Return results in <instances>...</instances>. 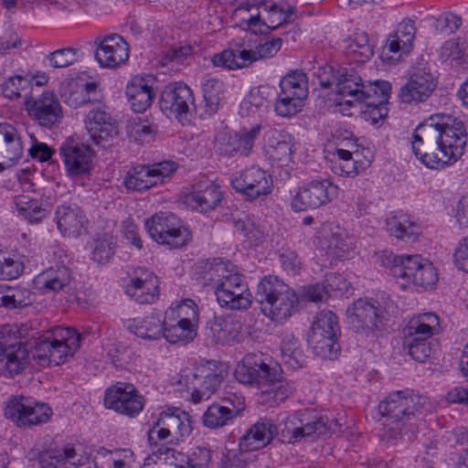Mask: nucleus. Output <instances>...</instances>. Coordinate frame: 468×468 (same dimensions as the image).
Instances as JSON below:
<instances>
[{
    "mask_svg": "<svg viewBox=\"0 0 468 468\" xmlns=\"http://www.w3.org/2000/svg\"><path fill=\"white\" fill-rule=\"evenodd\" d=\"M467 137L465 123L461 119L436 114L414 130L412 151L427 167L444 168L463 155Z\"/></svg>",
    "mask_w": 468,
    "mask_h": 468,
    "instance_id": "1",
    "label": "nucleus"
},
{
    "mask_svg": "<svg viewBox=\"0 0 468 468\" xmlns=\"http://www.w3.org/2000/svg\"><path fill=\"white\" fill-rule=\"evenodd\" d=\"M328 431L326 418L314 410L305 409L288 416L278 426L271 419H260L239 439V447L253 452L267 446L278 434L282 442L295 443L304 438L325 435Z\"/></svg>",
    "mask_w": 468,
    "mask_h": 468,
    "instance_id": "2",
    "label": "nucleus"
},
{
    "mask_svg": "<svg viewBox=\"0 0 468 468\" xmlns=\"http://www.w3.org/2000/svg\"><path fill=\"white\" fill-rule=\"evenodd\" d=\"M429 410L428 398L415 394L412 390L389 393L378 404L379 413L386 417L383 437L388 441L403 439L405 436L411 441L424 414Z\"/></svg>",
    "mask_w": 468,
    "mask_h": 468,
    "instance_id": "3",
    "label": "nucleus"
},
{
    "mask_svg": "<svg viewBox=\"0 0 468 468\" xmlns=\"http://www.w3.org/2000/svg\"><path fill=\"white\" fill-rule=\"evenodd\" d=\"M207 278L214 287L217 301L229 310H247L251 304V294L243 275L229 261L214 259L209 262Z\"/></svg>",
    "mask_w": 468,
    "mask_h": 468,
    "instance_id": "4",
    "label": "nucleus"
},
{
    "mask_svg": "<svg viewBox=\"0 0 468 468\" xmlns=\"http://www.w3.org/2000/svg\"><path fill=\"white\" fill-rule=\"evenodd\" d=\"M80 346V335L73 328L56 327L38 338L32 357L42 366H58Z\"/></svg>",
    "mask_w": 468,
    "mask_h": 468,
    "instance_id": "5",
    "label": "nucleus"
},
{
    "mask_svg": "<svg viewBox=\"0 0 468 468\" xmlns=\"http://www.w3.org/2000/svg\"><path fill=\"white\" fill-rule=\"evenodd\" d=\"M255 297L263 314L273 321H282L291 316L298 303L294 291L274 275L261 280Z\"/></svg>",
    "mask_w": 468,
    "mask_h": 468,
    "instance_id": "6",
    "label": "nucleus"
},
{
    "mask_svg": "<svg viewBox=\"0 0 468 468\" xmlns=\"http://www.w3.org/2000/svg\"><path fill=\"white\" fill-rule=\"evenodd\" d=\"M147 437L151 446L182 440L191 433L189 415L178 409H167L152 415L147 421Z\"/></svg>",
    "mask_w": 468,
    "mask_h": 468,
    "instance_id": "7",
    "label": "nucleus"
},
{
    "mask_svg": "<svg viewBox=\"0 0 468 468\" xmlns=\"http://www.w3.org/2000/svg\"><path fill=\"white\" fill-rule=\"evenodd\" d=\"M282 368L262 354H248L236 366L234 376L242 384L264 390L280 379Z\"/></svg>",
    "mask_w": 468,
    "mask_h": 468,
    "instance_id": "8",
    "label": "nucleus"
},
{
    "mask_svg": "<svg viewBox=\"0 0 468 468\" xmlns=\"http://www.w3.org/2000/svg\"><path fill=\"white\" fill-rule=\"evenodd\" d=\"M222 366L214 361H207L196 366L188 374L181 375L178 384L186 387L194 403L207 399L217 391L225 378Z\"/></svg>",
    "mask_w": 468,
    "mask_h": 468,
    "instance_id": "9",
    "label": "nucleus"
},
{
    "mask_svg": "<svg viewBox=\"0 0 468 468\" xmlns=\"http://www.w3.org/2000/svg\"><path fill=\"white\" fill-rule=\"evenodd\" d=\"M16 331L12 325L0 326V375L15 378L28 367L31 356L23 342L14 337Z\"/></svg>",
    "mask_w": 468,
    "mask_h": 468,
    "instance_id": "10",
    "label": "nucleus"
},
{
    "mask_svg": "<svg viewBox=\"0 0 468 468\" xmlns=\"http://www.w3.org/2000/svg\"><path fill=\"white\" fill-rule=\"evenodd\" d=\"M386 309L374 299H358L346 309L352 328L365 337H372L384 327Z\"/></svg>",
    "mask_w": 468,
    "mask_h": 468,
    "instance_id": "11",
    "label": "nucleus"
},
{
    "mask_svg": "<svg viewBox=\"0 0 468 468\" xmlns=\"http://www.w3.org/2000/svg\"><path fill=\"white\" fill-rule=\"evenodd\" d=\"M282 45V38L273 37L259 44L255 50L228 48L215 54L211 58V62L215 67L234 70L248 67L260 58L273 57L281 49Z\"/></svg>",
    "mask_w": 468,
    "mask_h": 468,
    "instance_id": "12",
    "label": "nucleus"
},
{
    "mask_svg": "<svg viewBox=\"0 0 468 468\" xmlns=\"http://www.w3.org/2000/svg\"><path fill=\"white\" fill-rule=\"evenodd\" d=\"M176 314L177 320L175 323L164 320L163 337L172 344L192 341L197 335L194 322L197 319V311L194 302L189 299L185 300L176 309L166 311L165 317L170 320V316H174Z\"/></svg>",
    "mask_w": 468,
    "mask_h": 468,
    "instance_id": "13",
    "label": "nucleus"
},
{
    "mask_svg": "<svg viewBox=\"0 0 468 468\" xmlns=\"http://www.w3.org/2000/svg\"><path fill=\"white\" fill-rule=\"evenodd\" d=\"M51 412L48 404L24 396L10 399L5 409V416L18 427H31L46 423L49 420Z\"/></svg>",
    "mask_w": 468,
    "mask_h": 468,
    "instance_id": "14",
    "label": "nucleus"
},
{
    "mask_svg": "<svg viewBox=\"0 0 468 468\" xmlns=\"http://www.w3.org/2000/svg\"><path fill=\"white\" fill-rule=\"evenodd\" d=\"M177 165L175 162L165 161L153 165H138L127 171L123 185L128 190L144 191L164 182L174 172Z\"/></svg>",
    "mask_w": 468,
    "mask_h": 468,
    "instance_id": "15",
    "label": "nucleus"
},
{
    "mask_svg": "<svg viewBox=\"0 0 468 468\" xmlns=\"http://www.w3.org/2000/svg\"><path fill=\"white\" fill-rule=\"evenodd\" d=\"M230 184L237 192L250 201L268 196L273 188L271 176L256 165L234 174Z\"/></svg>",
    "mask_w": 468,
    "mask_h": 468,
    "instance_id": "16",
    "label": "nucleus"
},
{
    "mask_svg": "<svg viewBox=\"0 0 468 468\" xmlns=\"http://www.w3.org/2000/svg\"><path fill=\"white\" fill-rule=\"evenodd\" d=\"M335 82V91L338 95V104L348 107L361 104L365 99L376 98L377 84L382 80H376L364 84L361 78L354 72L347 73L346 69H338V77Z\"/></svg>",
    "mask_w": 468,
    "mask_h": 468,
    "instance_id": "17",
    "label": "nucleus"
},
{
    "mask_svg": "<svg viewBox=\"0 0 468 468\" xmlns=\"http://www.w3.org/2000/svg\"><path fill=\"white\" fill-rule=\"evenodd\" d=\"M144 404V396L130 383L118 382L105 391V407L129 418L136 417Z\"/></svg>",
    "mask_w": 468,
    "mask_h": 468,
    "instance_id": "18",
    "label": "nucleus"
},
{
    "mask_svg": "<svg viewBox=\"0 0 468 468\" xmlns=\"http://www.w3.org/2000/svg\"><path fill=\"white\" fill-rule=\"evenodd\" d=\"M337 195V186L328 179H314L304 184L292 200L294 211L317 208Z\"/></svg>",
    "mask_w": 468,
    "mask_h": 468,
    "instance_id": "19",
    "label": "nucleus"
},
{
    "mask_svg": "<svg viewBox=\"0 0 468 468\" xmlns=\"http://www.w3.org/2000/svg\"><path fill=\"white\" fill-rule=\"evenodd\" d=\"M59 154L70 178L79 179L90 174L94 154L90 146L68 139L61 144Z\"/></svg>",
    "mask_w": 468,
    "mask_h": 468,
    "instance_id": "20",
    "label": "nucleus"
},
{
    "mask_svg": "<svg viewBox=\"0 0 468 468\" xmlns=\"http://www.w3.org/2000/svg\"><path fill=\"white\" fill-rule=\"evenodd\" d=\"M25 106L30 118L45 128H53L63 117L62 107L52 91H45L36 99H27Z\"/></svg>",
    "mask_w": 468,
    "mask_h": 468,
    "instance_id": "21",
    "label": "nucleus"
},
{
    "mask_svg": "<svg viewBox=\"0 0 468 468\" xmlns=\"http://www.w3.org/2000/svg\"><path fill=\"white\" fill-rule=\"evenodd\" d=\"M160 109L167 116L178 120L186 118L191 107H195L192 90L182 82L167 85L161 93Z\"/></svg>",
    "mask_w": 468,
    "mask_h": 468,
    "instance_id": "22",
    "label": "nucleus"
},
{
    "mask_svg": "<svg viewBox=\"0 0 468 468\" xmlns=\"http://www.w3.org/2000/svg\"><path fill=\"white\" fill-rule=\"evenodd\" d=\"M125 293L140 304H153L159 297V280L145 268L135 269L124 288Z\"/></svg>",
    "mask_w": 468,
    "mask_h": 468,
    "instance_id": "23",
    "label": "nucleus"
},
{
    "mask_svg": "<svg viewBox=\"0 0 468 468\" xmlns=\"http://www.w3.org/2000/svg\"><path fill=\"white\" fill-rule=\"evenodd\" d=\"M333 155L335 159L333 170L339 176H355L370 164V160L360 159L362 155L360 146L353 138H345L340 141Z\"/></svg>",
    "mask_w": 468,
    "mask_h": 468,
    "instance_id": "24",
    "label": "nucleus"
},
{
    "mask_svg": "<svg viewBox=\"0 0 468 468\" xmlns=\"http://www.w3.org/2000/svg\"><path fill=\"white\" fill-rule=\"evenodd\" d=\"M222 198L220 186L207 177H201L192 185L191 192L184 196L183 202L193 210L207 212L215 209Z\"/></svg>",
    "mask_w": 468,
    "mask_h": 468,
    "instance_id": "25",
    "label": "nucleus"
},
{
    "mask_svg": "<svg viewBox=\"0 0 468 468\" xmlns=\"http://www.w3.org/2000/svg\"><path fill=\"white\" fill-rule=\"evenodd\" d=\"M256 7L262 8L266 12V17L261 19L260 13H257L243 19V25L250 29L266 27L268 29L274 30L287 23L294 13V7L284 6L272 0H262L257 4Z\"/></svg>",
    "mask_w": 468,
    "mask_h": 468,
    "instance_id": "26",
    "label": "nucleus"
},
{
    "mask_svg": "<svg viewBox=\"0 0 468 468\" xmlns=\"http://www.w3.org/2000/svg\"><path fill=\"white\" fill-rule=\"evenodd\" d=\"M416 27L410 18H404L391 34L382 49V58L388 61L398 60L403 54H409L415 39Z\"/></svg>",
    "mask_w": 468,
    "mask_h": 468,
    "instance_id": "27",
    "label": "nucleus"
},
{
    "mask_svg": "<svg viewBox=\"0 0 468 468\" xmlns=\"http://www.w3.org/2000/svg\"><path fill=\"white\" fill-rule=\"evenodd\" d=\"M432 74L425 69H417L408 82L400 88L399 99L404 103L424 102L436 88Z\"/></svg>",
    "mask_w": 468,
    "mask_h": 468,
    "instance_id": "28",
    "label": "nucleus"
},
{
    "mask_svg": "<svg viewBox=\"0 0 468 468\" xmlns=\"http://www.w3.org/2000/svg\"><path fill=\"white\" fill-rule=\"evenodd\" d=\"M423 258L420 255H394L385 253L382 264L390 269L391 275L397 280L399 286L405 290L413 283V278L417 275Z\"/></svg>",
    "mask_w": 468,
    "mask_h": 468,
    "instance_id": "29",
    "label": "nucleus"
},
{
    "mask_svg": "<svg viewBox=\"0 0 468 468\" xmlns=\"http://www.w3.org/2000/svg\"><path fill=\"white\" fill-rule=\"evenodd\" d=\"M95 58L102 68H117L129 58L128 44L119 35L107 36L98 44Z\"/></svg>",
    "mask_w": 468,
    "mask_h": 468,
    "instance_id": "30",
    "label": "nucleus"
},
{
    "mask_svg": "<svg viewBox=\"0 0 468 468\" xmlns=\"http://www.w3.org/2000/svg\"><path fill=\"white\" fill-rule=\"evenodd\" d=\"M440 333V318L434 313H423L409 320L402 330V344L432 340Z\"/></svg>",
    "mask_w": 468,
    "mask_h": 468,
    "instance_id": "31",
    "label": "nucleus"
},
{
    "mask_svg": "<svg viewBox=\"0 0 468 468\" xmlns=\"http://www.w3.org/2000/svg\"><path fill=\"white\" fill-rule=\"evenodd\" d=\"M25 134L11 123H0V160L9 167L23 156Z\"/></svg>",
    "mask_w": 468,
    "mask_h": 468,
    "instance_id": "32",
    "label": "nucleus"
},
{
    "mask_svg": "<svg viewBox=\"0 0 468 468\" xmlns=\"http://www.w3.org/2000/svg\"><path fill=\"white\" fill-rule=\"evenodd\" d=\"M87 460V456L71 445L48 449L38 455L40 468H77Z\"/></svg>",
    "mask_w": 468,
    "mask_h": 468,
    "instance_id": "33",
    "label": "nucleus"
},
{
    "mask_svg": "<svg viewBox=\"0 0 468 468\" xmlns=\"http://www.w3.org/2000/svg\"><path fill=\"white\" fill-rule=\"evenodd\" d=\"M84 122L87 133L95 144L105 147L104 144L117 133L114 120L101 108L90 111Z\"/></svg>",
    "mask_w": 468,
    "mask_h": 468,
    "instance_id": "34",
    "label": "nucleus"
},
{
    "mask_svg": "<svg viewBox=\"0 0 468 468\" xmlns=\"http://www.w3.org/2000/svg\"><path fill=\"white\" fill-rule=\"evenodd\" d=\"M154 83L151 75L135 76L127 83L125 93L133 112H143L151 106L155 96Z\"/></svg>",
    "mask_w": 468,
    "mask_h": 468,
    "instance_id": "35",
    "label": "nucleus"
},
{
    "mask_svg": "<svg viewBox=\"0 0 468 468\" xmlns=\"http://www.w3.org/2000/svg\"><path fill=\"white\" fill-rule=\"evenodd\" d=\"M97 83L83 82L80 80H66L59 87V96L64 103L78 108L95 101Z\"/></svg>",
    "mask_w": 468,
    "mask_h": 468,
    "instance_id": "36",
    "label": "nucleus"
},
{
    "mask_svg": "<svg viewBox=\"0 0 468 468\" xmlns=\"http://www.w3.org/2000/svg\"><path fill=\"white\" fill-rule=\"evenodd\" d=\"M55 221L63 236L77 238L84 229L86 216L76 204H62L56 208Z\"/></svg>",
    "mask_w": 468,
    "mask_h": 468,
    "instance_id": "37",
    "label": "nucleus"
},
{
    "mask_svg": "<svg viewBox=\"0 0 468 468\" xmlns=\"http://www.w3.org/2000/svg\"><path fill=\"white\" fill-rule=\"evenodd\" d=\"M123 324L128 331L144 340L156 341L164 335V320L156 313H151L144 317L127 319Z\"/></svg>",
    "mask_w": 468,
    "mask_h": 468,
    "instance_id": "38",
    "label": "nucleus"
},
{
    "mask_svg": "<svg viewBox=\"0 0 468 468\" xmlns=\"http://www.w3.org/2000/svg\"><path fill=\"white\" fill-rule=\"evenodd\" d=\"M71 271L66 266L49 268L34 280L37 289L43 294L63 291L71 281Z\"/></svg>",
    "mask_w": 468,
    "mask_h": 468,
    "instance_id": "39",
    "label": "nucleus"
},
{
    "mask_svg": "<svg viewBox=\"0 0 468 468\" xmlns=\"http://www.w3.org/2000/svg\"><path fill=\"white\" fill-rule=\"evenodd\" d=\"M391 85L389 82L382 80L377 84L376 98L365 99L361 104L365 105L362 111L363 118L372 124H377L382 121L388 114L386 101H388Z\"/></svg>",
    "mask_w": 468,
    "mask_h": 468,
    "instance_id": "40",
    "label": "nucleus"
},
{
    "mask_svg": "<svg viewBox=\"0 0 468 468\" xmlns=\"http://www.w3.org/2000/svg\"><path fill=\"white\" fill-rule=\"evenodd\" d=\"M292 137L287 133L271 132L265 147L266 154L271 160L280 162L281 165H287L292 160Z\"/></svg>",
    "mask_w": 468,
    "mask_h": 468,
    "instance_id": "41",
    "label": "nucleus"
},
{
    "mask_svg": "<svg viewBox=\"0 0 468 468\" xmlns=\"http://www.w3.org/2000/svg\"><path fill=\"white\" fill-rule=\"evenodd\" d=\"M261 131V124H256L250 129H241L238 133L229 138L222 151L229 156L237 154L249 155Z\"/></svg>",
    "mask_w": 468,
    "mask_h": 468,
    "instance_id": "42",
    "label": "nucleus"
},
{
    "mask_svg": "<svg viewBox=\"0 0 468 468\" xmlns=\"http://www.w3.org/2000/svg\"><path fill=\"white\" fill-rule=\"evenodd\" d=\"M386 228L390 236L401 240L415 239L420 232L419 224L410 216L401 212L388 217Z\"/></svg>",
    "mask_w": 468,
    "mask_h": 468,
    "instance_id": "43",
    "label": "nucleus"
},
{
    "mask_svg": "<svg viewBox=\"0 0 468 468\" xmlns=\"http://www.w3.org/2000/svg\"><path fill=\"white\" fill-rule=\"evenodd\" d=\"M275 97L276 90L274 87L261 85L250 91L241 102V110L246 111L248 115L260 114L266 111L268 103Z\"/></svg>",
    "mask_w": 468,
    "mask_h": 468,
    "instance_id": "44",
    "label": "nucleus"
},
{
    "mask_svg": "<svg viewBox=\"0 0 468 468\" xmlns=\"http://www.w3.org/2000/svg\"><path fill=\"white\" fill-rule=\"evenodd\" d=\"M281 356L285 367L295 370L304 367L306 356L301 343L292 335H286L281 343Z\"/></svg>",
    "mask_w": 468,
    "mask_h": 468,
    "instance_id": "45",
    "label": "nucleus"
},
{
    "mask_svg": "<svg viewBox=\"0 0 468 468\" xmlns=\"http://www.w3.org/2000/svg\"><path fill=\"white\" fill-rule=\"evenodd\" d=\"M16 209L29 223H39L48 215V210L41 201L28 195H17L14 198Z\"/></svg>",
    "mask_w": 468,
    "mask_h": 468,
    "instance_id": "46",
    "label": "nucleus"
},
{
    "mask_svg": "<svg viewBox=\"0 0 468 468\" xmlns=\"http://www.w3.org/2000/svg\"><path fill=\"white\" fill-rule=\"evenodd\" d=\"M214 341L222 345H230L238 341L239 324L229 317H217L210 326Z\"/></svg>",
    "mask_w": 468,
    "mask_h": 468,
    "instance_id": "47",
    "label": "nucleus"
},
{
    "mask_svg": "<svg viewBox=\"0 0 468 468\" xmlns=\"http://www.w3.org/2000/svg\"><path fill=\"white\" fill-rule=\"evenodd\" d=\"M172 223H176V215L167 212H159L144 221V228L153 240L161 245L163 236L167 233Z\"/></svg>",
    "mask_w": 468,
    "mask_h": 468,
    "instance_id": "48",
    "label": "nucleus"
},
{
    "mask_svg": "<svg viewBox=\"0 0 468 468\" xmlns=\"http://www.w3.org/2000/svg\"><path fill=\"white\" fill-rule=\"evenodd\" d=\"M126 130L131 140L145 144L154 139L157 133V126L148 119L137 116L129 121Z\"/></svg>",
    "mask_w": 468,
    "mask_h": 468,
    "instance_id": "49",
    "label": "nucleus"
},
{
    "mask_svg": "<svg viewBox=\"0 0 468 468\" xmlns=\"http://www.w3.org/2000/svg\"><path fill=\"white\" fill-rule=\"evenodd\" d=\"M33 82L34 79L30 76H10L2 83V92L5 97L11 100L24 98L26 101L27 99L31 98L29 90Z\"/></svg>",
    "mask_w": 468,
    "mask_h": 468,
    "instance_id": "50",
    "label": "nucleus"
},
{
    "mask_svg": "<svg viewBox=\"0 0 468 468\" xmlns=\"http://www.w3.org/2000/svg\"><path fill=\"white\" fill-rule=\"evenodd\" d=\"M337 339L338 335H310L308 341L317 356L334 359L340 350Z\"/></svg>",
    "mask_w": 468,
    "mask_h": 468,
    "instance_id": "51",
    "label": "nucleus"
},
{
    "mask_svg": "<svg viewBox=\"0 0 468 468\" xmlns=\"http://www.w3.org/2000/svg\"><path fill=\"white\" fill-rule=\"evenodd\" d=\"M223 82L218 79L210 78L202 83V91L205 101V111L212 115L218 110L223 99Z\"/></svg>",
    "mask_w": 468,
    "mask_h": 468,
    "instance_id": "52",
    "label": "nucleus"
},
{
    "mask_svg": "<svg viewBox=\"0 0 468 468\" xmlns=\"http://www.w3.org/2000/svg\"><path fill=\"white\" fill-rule=\"evenodd\" d=\"M235 420L229 406L213 404L204 412L202 421L209 429H218L233 423Z\"/></svg>",
    "mask_w": 468,
    "mask_h": 468,
    "instance_id": "53",
    "label": "nucleus"
},
{
    "mask_svg": "<svg viewBox=\"0 0 468 468\" xmlns=\"http://www.w3.org/2000/svg\"><path fill=\"white\" fill-rule=\"evenodd\" d=\"M340 327L336 315L330 310H322L314 318L311 334L322 335H339Z\"/></svg>",
    "mask_w": 468,
    "mask_h": 468,
    "instance_id": "54",
    "label": "nucleus"
},
{
    "mask_svg": "<svg viewBox=\"0 0 468 468\" xmlns=\"http://www.w3.org/2000/svg\"><path fill=\"white\" fill-rule=\"evenodd\" d=\"M282 91L305 100L308 95L307 78L302 70H294L288 73L280 81Z\"/></svg>",
    "mask_w": 468,
    "mask_h": 468,
    "instance_id": "55",
    "label": "nucleus"
},
{
    "mask_svg": "<svg viewBox=\"0 0 468 468\" xmlns=\"http://www.w3.org/2000/svg\"><path fill=\"white\" fill-rule=\"evenodd\" d=\"M163 238L165 240L161 245L169 249H180L190 242L192 235L189 229L182 225L180 219L176 216V223H172V227L169 228Z\"/></svg>",
    "mask_w": 468,
    "mask_h": 468,
    "instance_id": "56",
    "label": "nucleus"
},
{
    "mask_svg": "<svg viewBox=\"0 0 468 468\" xmlns=\"http://www.w3.org/2000/svg\"><path fill=\"white\" fill-rule=\"evenodd\" d=\"M437 346L435 339L402 344L403 350L419 363L427 362L435 353Z\"/></svg>",
    "mask_w": 468,
    "mask_h": 468,
    "instance_id": "57",
    "label": "nucleus"
},
{
    "mask_svg": "<svg viewBox=\"0 0 468 468\" xmlns=\"http://www.w3.org/2000/svg\"><path fill=\"white\" fill-rule=\"evenodd\" d=\"M277 95L275 112L282 117H291L298 113L303 106V101L298 97L280 91Z\"/></svg>",
    "mask_w": 468,
    "mask_h": 468,
    "instance_id": "58",
    "label": "nucleus"
},
{
    "mask_svg": "<svg viewBox=\"0 0 468 468\" xmlns=\"http://www.w3.org/2000/svg\"><path fill=\"white\" fill-rule=\"evenodd\" d=\"M5 308L15 309L27 306L33 302V293L24 286H5Z\"/></svg>",
    "mask_w": 468,
    "mask_h": 468,
    "instance_id": "59",
    "label": "nucleus"
},
{
    "mask_svg": "<svg viewBox=\"0 0 468 468\" xmlns=\"http://www.w3.org/2000/svg\"><path fill=\"white\" fill-rule=\"evenodd\" d=\"M78 50L73 48H60L45 57L44 63L55 69L66 68L78 60Z\"/></svg>",
    "mask_w": 468,
    "mask_h": 468,
    "instance_id": "60",
    "label": "nucleus"
},
{
    "mask_svg": "<svg viewBox=\"0 0 468 468\" xmlns=\"http://www.w3.org/2000/svg\"><path fill=\"white\" fill-rule=\"evenodd\" d=\"M417 272L413 278L412 285L421 287L425 290L433 289L438 282V273L434 266L427 260L423 259Z\"/></svg>",
    "mask_w": 468,
    "mask_h": 468,
    "instance_id": "61",
    "label": "nucleus"
},
{
    "mask_svg": "<svg viewBox=\"0 0 468 468\" xmlns=\"http://www.w3.org/2000/svg\"><path fill=\"white\" fill-rule=\"evenodd\" d=\"M93 463L96 468H123L125 464L119 451L112 452L105 448L97 451Z\"/></svg>",
    "mask_w": 468,
    "mask_h": 468,
    "instance_id": "62",
    "label": "nucleus"
},
{
    "mask_svg": "<svg viewBox=\"0 0 468 468\" xmlns=\"http://www.w3.org/2000/svg\"><path fill=\"white\" fill-rule=\"evenodd\" d=\"M295 388L292 383L287 380H282L281 377L280 379L275 382V384L265 388V389L262 390V393L271 398L273 403L279 404L289 398V396H291Z\"/></svg>",
    "mask_w": 468,
    "mask_h": 468,
    "instance_id": "63",
    "label": "nucleus"
},
{
    "mask_svg": "<svg viewBox=\"0 0 468 468\" xmlns=\"http://www.w3.org/2000/svg\"><path fill=\"white\" fill-rule=\"evenodd\" d=\"M211 461V451L205 446L195 447L186 456V465L178 464L179 468H208Z\"/></svg>",
    "mask_w": 468,
    "mask_h": 468,
    "instance_id": "64",
    "label": "nucleus"
}]
</instances>
